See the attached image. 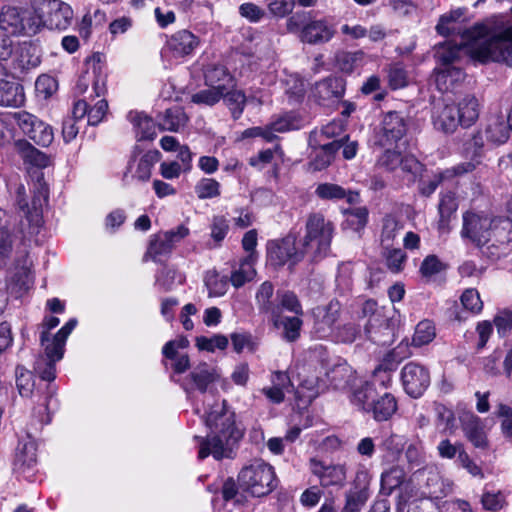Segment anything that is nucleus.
<instances>
[{
  "label": "nucleus",
  "mask_w": 512,
  "mask_h": 512,
  "mask_svg": "<svg viewBox=\"0 0 512 512\" xmlns=\"http://www.w3.org/2000/svg\"><path fill=\"white\" fill-rule=\"evenodd\" d=\"M201 418L207 428L205 437L199 439L198 458L212 455L215 460L232 458L233 446L242 436V430L236 423V413L227 400L208 404Z\"/></svg>",
  "instance_id": "1"
},
{
  "label": "nucleus",
  "mask_w": 512,
  "mask_h": 512,
  "mask_svg": "<svg viewBox=\"0 0 512 512\" xmlns=\"http://www.w3.org/2000/svg\"><path fill=\"white\" fill-rule=\"evenodd\" d=\"M461 235L481 249L492 261L506 256L512 249V221L505 217L490 218L466 212L463 215Z\"/></svg>",
  "instance_id": "2"
},
{
  "label": "nucleus",
  "mask_w": 512,
  "mask_h": 512,
  "mask_svg": "<svg viewBox=\"0 0 512 512\" xmlns=\"http://www.w3.org/2000/svg\"><path fill=\"white\" fill-rule=\"evenodd\" d=\"M334 226L321 213H311L305 224V235L300 242L302 251L313 261H319L330 253Z\"/></svg>",
  "instance_id": "3"
},
{
  "label": "nucleus",
  "mask_w": 512,
  "mask_h": 512,
  "mask_svg": "<svg viewBox=\"0 0 512 512\" xmlns=\"http://www.w3.org/2000/svg\"><path fill=\"white\" fill-rule=\"evenodd\" d=\"M240 486L255 497L272 492L276 485V476L272 466L263 460H254L242 468L238 475Z\"/></svg>",
  "instance_id": "4"
},
{
  "label": "nucleus",
  "mask_w": 512,
  "mask_h": 512,
  "mask_svg": "<svg viewBox=\"0 0 512 512\" xmlns=\"http://www.w3.org/2000/svg\"><path fill=\"white\" fill-rule=\"evenodd\" d=\"M44 23L33 6H7L0 13V29L8 35L35 34Z\"/></svg>",
  "instance_id": "5"
},
{
  "label": "nucleus",
  "mask_w": 512,
  "mask_h": 512,
  "mask_svg": "<svg viewBox=\"0 0 512 512\" xmlns=\"http://www.w3.org/2000/svg\"><path fill=\"white\" fill-rule=\"evenodd\" d=\"M219 374L217 369L208 363H199L190 371V373L179 380L178 383L190 397L194 391L202 394L213 392V385L218 381Z\"/></svg>",
  "instance_id": "6"
},
{
  "label": "nucleus",
  "mask_w": 512,
  "mask_h": 512,
  "mask_svg": "<svg viewBox=\"0 0 512 512\" xmlns=\"http://www.w3.org/2000/svg\"><path fill=\"white\" fill-rule=\"evenodd\" d=\"M408 123L404 115L397 111L385 113L376 129L375 143L381 147L390 146L400 141L407 132Z\"/></svg>",
  "instance_id": "7"
},
{
  "label": "nucleus",
  "mask_w": 512,
  "mask_h": 512,
  "mask_svg": "<svg viewBox=\"0 0 512 512\" xmlns=\"http://www.w3.org/2000/svg\"><path fill=\"white\" fill-rule=\"evenodd\" d=\"M189 234V229L184 225H179L175 229L158 233L151 236L144 260L148 258L155 262H160L162 258L167 257L175 245Z\"/></svg>",
  "instance_id": "8"
},
{
  "label": "nucleus",
  "mask_w": 512,
  "mask_h": 512,
  "mask_svg": "<svg viewBox=\"0 0 512 512\" xmlns=\"http://www.w3.org/2000/svg\"><path fill=\"white\" fill-rule=\"evenodd\" d=\"M305 256L301 246L297 247L295 239L287 236L281 240H273L267 244V257L271 265L275 267L283 266L289 263L294 266Z\"/></svg>",
  "instance_id": "9"
},
{
  "label": "nucleus",
  "mask_w": 512,
  "mask_h": 512,
  "mask_svg": "<svg viewBox=\"0 0 512 512\" xmlns=\"http://www.w3.org/2000/svg\"><path fill=\"white\" fill-rule=\"evenodd\" d=\"M14 118L23 133L37 145L47 147L53 142L54 133L52 127L35 115L22 111L15 113Z\"/></svg>",
  "instance_id": "10"
},
{
  "label": "nucleus",
  "mask_w": 512,
  "mask_h": 512,
  "mask_svg": "<svg viewBox=\"0 0 512 512\" xmlns=\"http://www.w3.org/2000/svg\"><path fill=\"white\" fill-rule=\"evenodd\" d=\"M309 468L311 473L319 479L320 486L323 488H342L346 483V467L343 464L326 463L317 458H311Z\"/></svg>",
  "instance_id": "11"
},
{
  "label": "nucleus",
  "mask_w": 512,
  "mask_h": 512,
  "mask_svg": "<svg viewBox=\"0 0 512 512\" xmlns=\"http://www.w3.org/2000/svg\"><path fill=\"white\" fill-rule=\"evenodd\" d=\"M313 333L319 339H327L334 334V325L340 316L338 301H330L327 305L317 306L312 311Z\"/></svg>",
  "instance_id": "12"
},
{
  "label": "nucleus",
  "mask_w": 512,
  "mask_h": 512,
  "mask_svg": "<svg viewBox=\"0 0 512 512\" xmlns=\"http://www.w3.org/2000/svg\"><path fill=\"white\" fill-rule=\"evenodd\" d=\"M404 390L413 398L420 397L430 385V374L424 366L409 362L401 371Z\"/></svg>",
  "instance_id": "13"
},
{
  "label": "nucleus",
  "mask_w": 512,
  "mask_h": 512,
  "mask_svg": "<svg viewBox=\"0 0 512 512\" xmlns=\"http://www.w3.org/2000/svg\"><path fill=\"white\" fill-rule=\"evenodd\" d=\"M336 32L334 20L324 17L307 22L301 30L300 39L310 45H321L332 40Z\"/></svg>",
  "instance_id": "14"
},
{
  "label": "nucleus",
  "mask_w": 512,
  "mask_h": 512,
  "mask_svg": "<svg viewBox=\"0 0 512 512\" xmlns=\"http://www.w3.org/2000/svg\"><path fill=\"white\" fill-rule=\"evenodd\" d=\"M10 58L9 68L15 74L35 68L41 62L38 47L30 42L19 44L15 50H12Z\"/></svg>",
  "instance_id": "15"
},
{
  "label": "nucleus",
  "mask_w": 512,
  "mask_h": 512,
  "mask_svg": "<svg viewBox=\"0 0 512 512\" xmlns=\"http://www.w3.org/2000/svg\"><path fill=\"white\" fill-rule=\"evenodd\" d=\"M199 45V37L187 29L175 32L167 41V47L175 58L192 55Z\"/></svg>",
  "instance_id": "16"
},
{
  "label": "nucleus",
  "mask_w": 512,
  "mask_h": 512,
  "mask_svg": "<svg viewBox=\"0 0 512 512\" xmlns=\"http://www.w3.org/2000/svg\"><path fill=\"white\" fill-rule=\"evenodd\" d=\"M345 90L343 79L339 77H327L315 83L312 89L313 98L320 104L326 105L329 102L339 100Z\"/></svg>",
  "instance_id": "17"
},
{
  "label": "nucleus",
  "mask_w": 512,
  "mask_h": 512,
  "mask_svg": "<svg viewBox=\"0 0 512 512\" xmlns=\"http://www.w3.org/2000/svg\"><path fill=\"white\" fill-rule=\"evenodd\" d=\"M7 67L0 64V76L6 74ZM25 101L24 89L14 80L0 79V106L19 107Z\"/></svg>",
  "instance_id": "18"
},
{
  "label": "nucleus",
  "mask_w": 512,
  "mask_h": 512,
  "mask_svg": "<svg viewBox=\"0 0 512 512\" xmlns=\"http://www.w3.org/2000/svg\"><path fill=\"white\" fill-rule=\"evenodd\" d=\"M370 497L367 474L358 473L354 487L346 493V502L342 512H358Z\"/></svg>",
  "instance_id": "19"
},
{
  "label": "nucleus",
  "mask_w": 512,
  "mask_h": 512,
  "mask_svg": "<svg viewBox=\"0 0 512 512\" xmlns=\"http://www.w3.org/2000/svg\"><path fill=\"white\" fill-rule=\"evenodd\" d=\"M36 463L37 457L35 443L30 440L19 442L13 463L14 471L20 475H25L33 470Z\"/></svg>",
  "instance_id": "20"
},
{
  "label": "nucleus",
  "mask_w": 512,
  "mask_h": 512,
  "mask_svg": "<svg viewBox=\"0 0 512 512\" xmlns=\"http://www.w3.org/2000/svg\"><path fill=\"white\" fill-rule=\"evenodd\" d=\"M433 124L435 129L443 133H453L462 122L457 114V109L453 104H445L438 107L433 115Z\"/></svg>",
  "instance_id": "21"
},
{
  "label": "nucleus",
  "mask_w": 512,
  "mask_h": 512,
  "mask_svg": "<svg viewBox=\"0 0 512 512\" xmlns=\"http://www.w3.org/2000/svg\"><path fill=\"white\" fill-rule=\"evenodd\" d=\"M397 411V401L393 394L384 391L379 392L366 413H371L377 422L387 421Z\"/></svg>",
  "instance_id": "22"
},
{
  "label": "nucleus",
  "mask_w": 512,
  "mask_h": 512,
  "mask_svg": "<svg viewBox=\"0 0 512 512\" xmlns=\"http://www.w3.org/2000/svg\"><path fill=\"white\" fill-rule=\"evenodd\" d=\"M461 423L466 438L475 448H488V440L479 417L474 414H466L461 419Z\"/></svg>",
  "instance_id": "23"
},
{
  "label": "nucleus",
  "mask_w": 512,
  "mask_h": 512,
  "mask_svg": "<svg viewBox=\"0 0 512 512\" xmlns=\"http://www.w3.org/2000/svg\"><path fill=\"white\" fill-rule=\"evenodd\" d=\"M31 262L25 257L19 261L15 267V272L11 277L10 289L17 296L21 297L33 284V275L30 270Z\"/></svg>",
  "instance_id": "24"
},
{
  "label": "nucleus",
  "mask_w": 512,
  "mask_h": 512,
  "mask_svg": "<svg viewBox=\"0 0 512 512\" xmlns=\"http://www.w3.org/2000/svg\"><path fill=\"white\" fill-rule=\"evenodd\" d=\"M453 105L457 109L462 127H470L478 120L481 104L475 95L466 94Z\"/></svg>",
  "instance_id": "25"
},
{
  "label": "nucleus",
  "mask_w": 512,
  "mask_h": 512,
  "mask_svg": "<svg viewBox=\"0 0 512 512\" xmlns=\"http://www.w3.org/2000/svg\"><path fill=\"white\" fill-rule=\"evenodd\" d=\"M48 19L47 23L51 28L63 30L66 29L72 20L73 10L71 7L59 0L48 1Z\"/></svg>",
  "instance_id": "26"
},
{
  "label": "nucleus",
  "mask_w": 512,
  "mask_h": 512,
  "mask_svg": "<svg viewBox=\"0 0 512 512\" xmlns=\"http://www.w3.org/2000/svg\"><path fill=\"white\" fill-rule=\"evenodd\" d=\"M281 312L271 317L275 328L281 330V337L287 342H295L301 334L303 321L298 316H281Z\"/></svg>",
  "instance_id": "27"
},
{
  "label": "nucleus",
  "mask_w": 512,
  "mask_h": 512,
  "mask_svg": "<svg viewBox=\"0 0 512 512\" xmlns=\"http://www.w3.org/2000/svg\"><path fill=\"white\" fill-rule=\"evenodd\" d=\"M379 392L380 391L375 387V383L361 381L358 385L353 387L350 402L359 410L367 412Z\"/></svg>",
  "instance_id": "28"
},
{
  "label": "nucleus",
  "mask_w": 512,
  "mask_h": 512,
  "mask_svg": "<svg viewBox=\"0 0 512 512\" xmlns=\"http://www.w3.org/2000/svg\"><path fill=\"white\" fill-rule=\"evenodd\" d=\"M256 305L261 313L269 314L270 318L281 312L277 304V298H274V285L270 281L263 282L255 295Z\"/></svg>",
  "instance_id": "29"
},
{
  "label": "nucleus",
  "mask_w": 512,
  "mask_h": 512,
  "mask_svg": "<svg viewBox=\"0 0 512 512\" xmlns=\"http://www.w3.org/2000/svg\"><path fill=\"white\" fill-rule=\"evenodd\" d=\"M127 118L133 125L138 141L153 140L156 137V125L151 117L142 112L131 111Z\"/></svg>",
  "instance_id": "30"
},
{
  "label": "nucleus",
  "mask_w": 512,
  "mask_h": 512,
  "mask_svg": "<svg viewBox=\"0 0 512 512\" xmlns=\"http://www.w3.org/2000/svg\"><path fill=\"white\" fill-rule=\"evenodd\" d=\"M15 241V235L8 228L7 213L0 208V268L10 259Z\"/></svg>",
  "instance_id": "31"
},
{
  "label": "nucleus",
  "mask_w": 512,
  "mask_h": 512,
  "mask_svg": "<svg viewBox=\"0 0 512 512\" xmlns=\"http://www.w3.org/2000/svg\"><path fill=\"white\" fill-rule=\"evenodd\" d=\"M426 494L431 499H442L452 492V482L444 479L436 470H429L425 480Z\"/></svg>",
  "instance_id": "32"
},
{
  "label": "nucleus",
  "mask_w": 512,
  "mask_h": 512,
  "mask_svg": "<svg viewBox=\"0 0 512 512\" xmlns=\"http://www.w3.org/2000/svg\"><path fill=\"white\" fill-rule=\"evenodd\" d=\"M157 121L160 130L177 132L186 125L188 117L181 107L176 106L166 109L164 113L159 114Z\"/></svg>",
  "instance_id": "33"
},
{
  "label": "nucleus",
  "mask_w": 512,
  "mask_h": 512,
  "mask_svg": "<svg viewBox=\"0 0 512 512\" xmlns=\"http://www.w3.org/2000/svg\"><path fill=\"white\" fill-rule=\"evenodd\" d=\"M510 131L505 116L493 115L488 120L485 133L489 142L503 144L508 140Z\"/></svg>",
  "instance_id": "34"
},
{
  "label": "nucleus",
  "mask_w": 512,
  "mask_h": 512,
  "mask_svg": "<svg viewBox=\"0 0 512 512\" xmlns=\"http://www.w3.org/2000/svg\"><path fill=\"white\" fill-rule=\"evenodd\" d=\"M161 153L158 150H149L138 160L135 169L133 164L130 163L129 171L132 177L139 181H148L151 177V171L154 165L160 160Z\"/></svg>",
  "instance_id": "35"
},
{
  "label": "nucleus",
  "mask_w": 512,
  "mask_h": 512,
  "mask_svg": "<svg viewBox=\"0 0 512 512\" xmlns=\"http://www.w3.org/2000/svg\"><path fill=\"white\" fill-rule=\"evenodd\" d=\"M315 194L323 200H340L346 198L349 203H355L359 199L358 192H346L343 187L333 183L319 184L315 190Z\"/></svg>",
  "instance_id": "36"
},
{
  "label": "nucleus",
  "mask_w": 512,
  "mask_h": 512,
  "mask_svg": "<svg viewBox=\"0 0 512 512\" xmlns=\"http://www.w3.org/2000/svg\"><path fill=\"white\" fill-rule=\"evenodd\" d=\"M204 79L207 86L214 88L222 86L224 91L232 82V76L227 68L220 63L208 64L204 69Z\"/></svg>",
  "instance_id": "37"
},
{
  "label": "nucleus",
  "mask_w": 512,
  "mask_h": 512,
  "mask_svg": "<svg viewBox=\"0 0 512 512\" xmlns=\"http://www.w3.org/2000/svg\"><path fill=\"white\" fill-rule=\"evenodd\" d=\"M465 78V73L460 67L438 68L435 82L437 88L442 92L452 90L456 84Z\"/></svg>",
  "instance_id": "38"
},
{
  "label": "nucleus",
  "mask_w": 512,
  "mask_h": 512,
  "mask_svg": "<svg viewBox=\"0 0 512 512\" xmlns=\"http://www.w3.org/2000/svg\"><path fill=\"white\" fill-rule=\"evenodd\" d=\"M256 256L254 254H248L244 257L239 264L238 269H235L230 277L231 284L235 288L242 287L245 283L251 281L255 275L256 270L254 264L256 262Z\"/></svg>",
  "instance_id": "39"
},
{
  "label": "nucleus",
  "mask_w": 512,
  "mask_h": 512,
  "mask_svg": "<svg viewBox=\"0 0 512 512\" xmlns=\"http://www.w3.org/2000/svg\"><path fill=\"white\" fill-rule=\"evenodd\" d=\"M342 147V141H332L321 145L316 152L310 166L315 171H320L331 164L335 153Z\"/></svg>",
  "instance_id": "40"
},
{
  "label": "nucleus",
  "mask_w": 512,
  "mask_h": 512,
  "mask_svg": "<svg viewBox=\"0 0 512 512\" xmlns=\"http://www.w3.org/2000/svg\"><path fill=\"white\" fill-rule=\"evenodd\" d=\"M365 333L369 340L381 346L389 345L394 340L393 328L387 322L376 326L372 320H369Z\"/></svg>",
  "instance_id": "41"
},
{
  "label": "nucleus",
  "mask_w": 512,
  "mask_h": 512,
  "mask_svg": "<svg viewBox=\"0 0 512 512\" xmlns=\"http://www.w3.org/2000/svg\"><path fill=\"white\" fill-rule=\"evenodd\" d=\"M77 325L76 319H70L52 338L51 343L46 345V350L49 354H56L58 359H62L64 355L65 343Z\"/></svg>",
  "instance_id": "42"
},
{
  "label": "nucleus",
  "mask_w": 512,
  "mask_h": 512,
  "mask_svg": "<svg viewBox=\"0 0 512 512\" xmlns=\"http://www.w3.org/2000/svg\"><path fill=\"white\" fill-rule=\"evenodd\" d=\"M18 206H19L20 210L23 212L24 218H25V222L22 221V223H21L22 227L24 228L25 225L27 224L28 235L38 234L39 230L42 226V223H43L42 215H41L40 211L36 208L30 210L28 208V204L26 203V201L24 199L18 200Z\"/></svg>",
  "instance_id": "43"
},
{
  "label": "nucleus",
  "mask_w": 512,
  "mask_h": 512,
  "mask_svg": "<svg viewBox=\"0 0 512 512\" xmlns=\"http://www.w3.org/2000/svg\"><path fill=\"white\" fill-rule=\"evenodd\" d=\"M344 228H349L355 232L362 230L368 221V210L366 207H354L344 212Z\"/></svg>",
  "instance_id": "44"
},
{
  "label": "nucleus",
  "mask_w": 512,
  "mask_h": 512,
  "mask_svg": "<svg viewBox=\"0 0 512 512\" xmlns=\"http://www.w3.org/2000/svg\"><path fill=\"white\" fill-rule=\"evenodd\" d=\"M222 98L230 109L232 117L234 119H238L242 115L247 101L245 93L242 90H228L227 88L226 91H224V96Z\"/></svg>",
  "instance_id": "45"
},
{
  "label": "nucleus",
  "mask_w": 512,
  "mask_h": 512,
  "mask_svg": "<svg viewBox=\"0 0 512 512\" xmlns=\"http://www.w3.org/2000/svg\"><path fill=\"white\" fill-rule=\"evenodd\" d=\"M463 153L469 159L478 161L484 156V138L480 131H477L471 135L463 144Z\"/></svg>",
  "instance_id": "46"
},
{
  "label": "nucleus",
  "mask_w": 512,
  "mask_h": 512,
  "mask_svg": "<svg viewBox=\"0 0 512 512\" xmlns=\"http://www.w3.org/2000/svg\"><path fill=\"white\" fill-rule=\"evenodd\" d=\"M402 229L403 225L395 217L390 215L386 216L383 219L381 246L392 247L394 240Z\"/></svg>",
  "instance_id": "47"
},
{
  "label": "nucleus",
  "mask_w": 512,
  "mask_h": 512,
  "mask_svg": "<svg viewBox=\"0 0 512 512\" xmlns=\"http://www.w3.org/2000/svg\"><path fill=\"white\" fill-rule=\"evenodd\" d=\"M382 256L388 269L394 273L400 272L406 261V254L401 248L382 247Z\"/></svg>",
  "instance_id": "48"
},
{
  "label": "nucleus",
  "mask_w": 512,
  "mask_h": 512,
  "mask_svg": "<svg viewBox=\"0 0 512 512\" xmlns=\"http://www.w3.org/2000/svg\"><path fill=\"white\" fill-rule=\"evenodd\" d=\"M45 358H40L37 360L35 365V370L39 373L41 379L45 381H52L55 379L56 367L55 363L60 359L57 358L56 354H49L46 350V346L44 347Z\"/></svg>",
  "instance_id": "49"
},
{
  "label": "nucleus",
  "mask_w": 512,
  "mask_h": 512,
  "mask_svg": "<svg viewBox=\"0 0 512 512\" xmlns=\"http://www.w3.org/2000/svg\"><path fill=\"white\" fill-rule=\"evenodd\" d=\"M17 146L19 150L22 152L23 157L26 161L30 162L31 164L38 166V167H46L49 165V158L48 156L36 149L35 147L31 146L26 141H19L17 143Z\"/></svg>",
  "instance_id": "50"
},
{
  "label": "nucleus",
  "mask_w": 512,
  "mask_h": 512,
  "mask_svg": "<svg viewBox=\"0 0 512 512\" xmlns=\"http://www.w3.org/2000/svg\"><path fill=\"white\" fill-rule=\"evenodd\" d=\"M405 478V472L398 466L391 467L381 475V487L387 494L398 488Z\"/></svg>",
  "instance_id": "51"
},
{
  "label": "nucleus",
  "mask_w": 512,
  "mask_h": 512,
  "mask_svg": "<svg viewBox=\"0 0 512 512\" xmlns=\"http://www.w3.org/2000/svg\"><path fill=\"white\" fill-rule=\"evenodd\" d=\"M175 282L182 283L183 276L174 268L164 266L156 275L155 285L162 291H170Z\"/></svg>",
  "instance_id": "52"
},
{
  "label": "nucleus",
  "mask_w": 512,
  "mask_h": 512,
  "mask_svg": "<svg viewBox=\"0 0 512 512\" xmlns=\"http://www.w3.org/2000/svg\"><path fill=\"white\" fill-rule=\"evenodd\" d=\"M273 382L276 384L275 386L263 388L262 392L271 402L278 404L284 400V392L279 385L284 387L290 380L286 373L278 371L274 373Z\"/></svg>",
  "instance_id": "53"
},
{
  "label": "nucleus",
  "mask_w": 512,
  "mask_h": 512,
  "mask_svg": "<svg viewBox=\"0 0 512 512\" xmlns=\"http://www.w3.org/2000/svg\"><path fill=\"white\" fill-rule=\"evenodd\" d=\"M404 437L394 432L385 434L379 445L380 449L391 457L399 456L404 448Z\"/></svg>",
  "instance_id": "54"
},
{
  "label": "nucleus",
  "mask_w": 512,
  "mask_h": 512,
  "mask_svg": "<svg viewBox=\"0 0 512 512\" xmlns=\"http://www.w3.org/2000/svg\"><path fill=\"white\" fill-rule=\"evenodd\" d=\"M435 336L436 332L433 323L429 320H424L417 324L412 343L414 346L420 347L430 343Z\"/></svg>",
  "instance_id": "55"
},
{
  "label": "nucleus",
  "mask_w": 512,
  "mask_h": 512,
  "mask_svg": "<svg viewBox=\"0 0 512 512\" xmlns=\"http://www.w3.org/2000/svg\"><path fill=\"white\" fill-rule=\"evenodd\" d=\"M223 96L224 90L222 86H218V88L210 87L193 94L191 101L198 105L213 106L218 103Z\"/></svg>",
  "instance_id": "56"
},
{
  "label": "nucleus",
  "mask_w": 512,
  "mask_h": 512,
  "mask_svg": "<svg viewBox=\"0 0 512 512\" xmlns=\"http://www.w3.org/2000/svg\"><path fill=\"white\" fill-rule=\"evenodd\" d=\"M205 286L208 289L209 297L223 296L228 288V279L219 276L216 272H208L204 279Z\"/></svg>",
  "instance_id": "57"
},
{
  "label": "nucleus",
  "mask_w": 512,
  "mask_h": 512,
  "mask_svg": "<svg viewBox=\"0 0 512 512\" xmlns=\"http://www.w3.org/2000/svg\"><path fill=\"white\" fill-rule=\"evenodd\" d=\"M195 193L201 200L220 196V183L213 178H202L195 185Z\"/></svg>",
  "instance_id": "58"
},
{
  "label": "nucleus",
  "mask_w": 512,
  "mask_h": 512,
  "mask_svg": "<svg viewBox=\"0 0 512 512\" xmlns=\"http://www.w3.org/2000/svg\"><path fill=\"white\" fill-rule=\"evenodd\" d=\"M364 58L362 51L341 52L337 55V65L345 73H351L355 68L361 65Z\"/></svg>",
  "instance_id": "59"
},
{
  "label": "nucleus",
  "mask_w": 512,
  "mask_h": 512,
  "mask_svg": "<svg viewBox=\"0 0 512 512\" xmlns=\"http://www.w3.org/2000/svg\"><path fill=\"white\" fill-rule=\"evenodd\" d=\"M16 387L22 397H29L33 393L34 381L32 373L23 366H17L15 370Z\"/></svg>",
  "instance_id": "60"
},
{
  "label": "nucleus",
  "mask_w": 512,
  "mask_h": 512,
  "mask_svg": "<svg viewBox=\"0 0 512 512\" xmlns=\"http://www.w3.org/2000/svg\"><path fill=\"white\" fill-rule=\"evenodd\" d=\"M446 268L447 265L438 256L432 254L423 259L419 272L423 278L429 279L446 270Z\"/></svg>",
  "instance_id": "61"
},
{
  "label": "nucleus",
  "mask_w": 512,
  "mask_h": 512,
  "mask_svg": "<svg viewBox=\"0 0 512 512\" xmlns=\"http://www.w3.org/2000/svg\"><path fill=\"white\" fill-rule=\"evenodd\" d=\"M196 345L200 350L214 352L215 349L224 350L228 346V338L224 335H214L211 338L200 336L196 339Z\"/></svg>",
  "instance_id": "62"
},
{
  "label": "nucleus",
  "mask_w": 512,
  "mask_h": 512,
  "mask_svg": "<svg viewBox=\"0 0 512 512\" xmlns=\"http://www.w3.org/2000/svg\"><path fill=\"white\" fill-rule=\"evenodd\" d=\"M361 335L360 327L354 323H347L337 328L332 335L333 340L342 343H352Z\"/></svg>",
  "instance_id": "63"
},
{
  "label": "nucleus",
  "mask_w": 512,
  "mask_h": 512,
  "mask_svg": "<svg viewBox=\"0 0 512 512\" xmlns=\"http://www.w3.org/2000/svg\"><path fill=\"white\" fill-rule=\"evenodd\" d=\"M461 303L463 307L472 313H478L483 308V302L480 299V295L476 289H466L461 295Z\"/></svg>",
  "instance_id": "64"
}]
</instances>
